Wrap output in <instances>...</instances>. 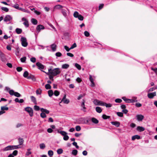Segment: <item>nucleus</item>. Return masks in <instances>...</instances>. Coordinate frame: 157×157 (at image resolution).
Returning <instances> with one entry per match:
<instances>
[{
    "instance_id": "nucleus-63",
    "label": "nucleus",
    "mask_w": 157,
    "mask_h": 157,
    "mask_svg": "<svg viewBox=\"0 0 157 157\" xmlns=\"http://www.w3.org/2000/svg\"><path fill=\"white\" fill-rule=\"evenodd\" d=\"M30 61L33 63H35L36 61V59L35 57H32L30 59Z\"/></svg>"
},
{
    "instance_id": "nucleus-46",
    "label": "nucleus",
    "mask_w": 157,
    "mask_h": 157,
    "mask_svg": "<svg viewBox=\"0 0 157 157\" xmlns=\"http://www.w3.org/2000/svg\"><path fill=\"white\" fill-rule=\"evenodd\" d=\"M54 94L55 96H57L59 94V92L58 90H56L54 91Z\"/></svg>"
},
{
    "instance_id": "nucleus-3",
    "label": "nucleus",
    "mask_w": 157,
    "mask_h": 157,
    "mask_svg": "<svg viewBox=\"0 0 157 157\" xmlns=\"http://www.w3.org/2000/svg\"><path fill=\"white\" fill-rule=\"evenodd\" d=\"M13 19V17L10 15H6L4 19V21L7 24L11 23V21Z\"/></svg>"
},
{
    "instance_id": "nucleus-17",
    "label": "nucleus",
    "mask_w": 157,
    "mask_h": 157,
    "mask_svg": "<svg viewBox=\"0 0 157 157\" xmlns=\"http://www.w3.org/2000/svg\"><path fill=\"white\" fill-rule=\"evenodd\" d=\"M140 139V136L138 135H135L134 136H133L132 137V140H134L135 139H137V140H139Z\"/></svg>"
},
{
    "instance_id": "nucleus-4",
    "label": "nucleus",
    "mask_w": 157,
    "mask_h": 157,
    "mask_svg": "<svg viewBox=\"0 0 157 157\" xmlns=\"http://www.w3.org/2000/svg\"><path fill=\"white\" fill-rule=\"evenodd\" d=\"M22 45L24 47H26L28 45V43L26 38L22 37L21 39Z\"/></svg>"
},
{
    "instance_id": "nucleus-55",
    "label": "nucleus",
    "mask_w": 157,
    "mask_h": 157,
    "mask_svg": "<svg viewBox=\"0 0 157 157\" xmlns=\"http://www.w3.org/2000/svg\"><path fill=\"white\" fill-rule=\"evenodd\" d=\"M18 153V151L17 150H14L13 151L12 153L11 154H12L14 156H16V155Z\"/></svg>"
},
{
    "instance_id": "nucleus-35",
    "label": "nucleus",
    "mask_w": 157,
    "mask_h": 157,
    "mask_svg": "<svg viewBox=\"0 0 157 157\" xmlns=\"http://www.w3.org/2000/svg\"><path fill=\"white\" fill-rule=\"evenodd\" d=\"M48 155L49 156H51L53 155L54 153H53V151H52V150H49L48 151Z\"/></svg>"
},
{
    "instance_id": "nucleus-58",
    "label": "nucleus",
    "mask_w": 157,
    "mask_h": 157,
    "mask_svg": "<svg viewBox=\"0 0 157 157\" xmlns=\"http://www.w3.org/2000/svg\"><path fill=\"white\" fill-rule=\"evenodd\" d=\"M64 48L66 50L67 52H69L71 49H70V48H69L68 46L66 45L64 46Z\"/></svg>"
},
{
    "instance_id": "nucleus-54",
    "label": "nucleus",
    "mask_w": 157,
    "mask_h": 157,
    "mask_svg": "<svg viewBox=\"0 0 157 157\" xmlns=\"http://www.w3.org/2000/svg\"><path fill=\"white\" fill-rule=\"evenodd\" d=\"M102 117L104 119H106L108 118H109L110 117L107 116L105 114H103L102 116Z\"/></svg>"
},
{
    "instance_id": "nucleus-12",
    "label": "nucleus",
    "mask_w": 157,
    "mask_h": 157,
    "mask_svg": "<svg viewBox=\"0 0 157 157\" xmlns=\"http://www.w3.org/2000/svg\"><path fill=\"white\" fill-rule=\"evenodd\" d=\"M156 95V93L155 92L148 93L147 94V97L149 98H153Z\"/></svg>"
},
{
    "instance_id": "nucleus-64",
    "label": "nucleus",
    "mask_w": 157,
    "mask_h": 157,
    "mask_svg": "<svg viewBox=\"0 0 157 157\" xmlns=\"http://www.w3.org/2000/svg\"><path fill=\"white\" fill-rule=\"evenodd\" d=\"M151 70L154 71L156 74H157V68H153V67H151Z\"/></svg>"
},
{
    "instance_id": "nucleus-33",
    "label": "nucleus",
    "mask_w": 157,
    "mask_h": 157,
    "mask_svg": "<svg viewBox=\"0 0 157 157\" xmlns=\"http://www.w3.org/2000/svg\"><path fill=\"white\" fill-rule=\"evenodd\" d=\"M79 15L78 12L76 11H75L73 14V16L75 18H77Z\"/></svg>"
},
{
    "instance_id": "nucleus-44",
    "label": "nucleus",
    "mask_w": 157,
    "mask_h": 157,
    "mask_svg": "<svg viewBox=\"0 0 157 157\" xmlns=\"http://www.w3.org/2000/svg\"><path fill=\"white\" fill-rule=\"evenodd\" d=\"M51 87L50 85L49 84H46L45 85V88L47 90H49L51 89Z\"/></svg>"
},
{
    "instance_id": "nucleus-19",
    "label": "nucleus",
    "mask_w": 157,
    "mask_h": 157,
    "mask_svg": "<svg viewBox=\"0 0 157 157\" xmlns=\"http://www.w3.org/2000/svg\"><path fill=\"white\" fill-rule=\"evenodd\" d=\"M137 130L140 132H141L145 130V128L142 126H138L137 128Z\"/></svg>"
},
{
    "instance_id": "nucleus-2",
    "label": "nucleus",
    "mask_w": 157,
    "mask_h": 157,
    "mask_svg": "<svg viewBox=\"0 0 157 157\" xmlns=\"http://www.w3.org/2000/svg\"><path fill=\"white\" fill-rule=\"evenodd\" d=\"M122 98L126 103H130L137 102L138 100L137 99V98L136 97H134L132 99H129L126 98L125 97H123Z\"/></svg>"
},
{
    "instance_id": "nucleus-62",
    "label": "nucleus",
    "mask_w": 157,
    "mask_h": 157,
    "mask_svg": "<svg viewBox=\"0 0 157 157\" xmlns=\"http://www.w3.org/2000/svg\"><path fill=\"white\" fill-rule=\"evenodd\" d=\"M16 70L17 71L20 72L22 70V68L21 67H17Z\"/></svg>"
},
{
    "instance_id": "nucleus-51",
    "label": "nucleus",
    "mask_w": 157,
    "mask_h": 157,
    "mask_svg": "<svg viewBox=\"0 0 157 157\" xmlns=\"http://www.w3.org/2000/svg\"><path fill=\"white\" fill-rule=\"evenodd\" d=\"M56 130L57 131L58 133H60L61 135H64L63 134V133H65L64 131H59L58 129H56Z\"/></svg>"
},
{
    "instance_id": "nucleus-57",
    "label": "nucleus",
    "mask_w": 157,
    "mask_h": 157,
    "mask_svg": "<svg viewBox=\"0 0 157 157\" xmlns=\"http://www.w3.org/2000/svg\"><path fill=\"white\" fill-rule=\"evenodd\" d=\"M77 46L76 44L75 43H74L73 44L70 48V49H73L74 48L76 47Z\"/></svg>"
},
{
    "instance_id": "nucleus-49",
    "label": "nucleus",
    "mask_w": 157,
    "mask_h": 157,
    "mask_svg": "<svg viewBox=\"0 0 157 157\" xmlns=\"http://www.w3.org/2000/svg\"><path fill=\"white\" fill-rule=\"evenodd\" d=\"M117 114L118 116L120 117H123V113L122 112H117Z\"/></svg>"
},
{
    "instance_id": "nucleus-18",
    "label": "nucleus",
    "mask_w": 157,
    "mask_h": 157,
    "mask_svg": "<svg viewBox=\"0 0 157 157\" xmlns=\"http://www.w3.org/2000/svg\"><path fill=\"white\" fill-rule=\"evenodd\" d=\"M50 47L51 48L52 51L54 52L56 51V45L55 44H51L50 46Z\"/></svg>"
},
{
    "instance_id": "nucleus-13",
    "label": "nucleus",
    "mask_w": 157,
    "mask_h": 157,
    "mask_svg": "<svg viewBox=\"0 0 157 157\" xmlns=\"http://www.w3.org/2000/svg\"><path fill=\"white\" fill-rule=\"evenodd\" d=\"M44 29V27L42 25H38L36 28V30L38 32H39L41 29Z\"/></svg>"
},
{
    "instance_id": "nucleus-37",
    "label": "nucleus",
    "mask_w": 157,
    "mask_h": 157,
    "mask_svg": "<svg viewBox=\"0 0 157 157\" xmlns=\"http://www.w3.org/2000/svg\"><path fill=\"white\" fill-rule=\"evenodd\" d=\"M28 75L29 73L27 71H26L24 72L23 75L25 78H27V77L28 76Z\"/></svg>"
},
{
    "instance_id": "nucleus-61",
    "label": "nucleus",
    "mask_w": 157,
    "mask_h": 157,
    "mask_svg": "<svg viewBox=\"0 0 157 157\" xmlns=\"http://www.w3.org/2000/svg\"><path fill=\"white\" fill-rule=\"evenodd\" d=\"M84 35L86 37H88L90 35L89 33L87 31H85L84 33Z\"/></svg>"
},
{
    "instance_id": "nucleus-50",
    "label": "nucleus",
    "mask_w": 157,
    "mask_h": 157,
    "mask_svg": "<svg viewBox=\"0 0 157 157\" xmlns=\"http://www.w3.org/2000/svg\"><path fill=\"white\" fill-rule=\"evenodd\" d=\"M78 19L80 21H82L84 19V17L82 15L80 14L79 16L77 17Z\"/></svg>"
},
{
    "instance_id": "nucleus-36",
    "label": "nucleus",
    "mask_w": 157,
    "mask_h": 157,
    "mask_svg": "<svg viewBox=\"0 0 157 157\" xmlns=\"http://www.w3.org/2000/svg\"><path fill=\"white\" fill-rule=\"evenodd\" d=\"M62 6L60 5H57L55 6L54 7V9H59L60 8H61L62 7Z\"/></svg>"
},
{
    "instance_id": "nucleus-9",
    "label": "nucleus",
    "mask_w": 157,
    "mask_h": 157,
    "mask_svg": "<svg viewBox=\"0 0 157 157\" xmlns=\"http://www.w3.org/2000/svg\"><path fill=\"white\" fill-rule=\"evenodd\" d=\"M22 21H24L23 24L26 27H28L29 26V25L28 21L25 18H22Z\"/></svg>"
},
{
    "instance_id": "nucleus-45",
    "label": "nucleus",
    "mask_w": 157,
    "mask_h": 157,
    "mask_svg": "<svg viewBox=\"0 0 157 157\" xmlns=\"http://www.w3.org/2000/svg\"><path fill=\"white\" fill-rule=\"evenodd\" d=\"M26 58L25 56H24L21 58L20 59L22 63H25L26 60Z\"/></svg>"
},
{
    "instance_id": "nucleus-23",
    "label": "nucleus",
    "mask_w": 157,
    "mask_h": 157,
    "mask_svg": "<svg viewBox=\"0 0 157 157\" xmlns=\"http://www.w3.org/2000/svg\"><path fill=\"white\" fill-rule=\"evenodd\" d=\"M18 140L19 142V145H21L23 144V143L24 142V140L23 139L20 138L18 139Z\"/></svg>"
},
{
    "instance_id": "nucleus-1",
    "label": "nucleus",
    "mask_w": 157,
    "mask_h": 157,
    "mask_svg": "<svg viewBox=\"0 0 157 157\" xmlns=\"http://www.w3.org/2000/svg\"><path fill=\"white\" fill-rule=\"evenodd\" d=\"M48 73H46L44 71H43L45 72L47 74H51L53 76H56L59 74L61 72L60 69L58 68L53 69L50 68L48 69Z\"/></svg>"
},
{
    "instance_id": "nucleus-7",
    "label": "nucleus",
    "mask_w": 157,
    "mask_h": 157,
    "mask_svg": "<svg viewBox=\"0 0 157 157\" xmlns=\"http://www.w3.org/2000/svg\"><path fill=\"white\" fill-rule=\"evenodd\" d=\"M89 80L91 83L90 86L92 87L95 86V85L94 82V79L91 75H89Z\"/></svg>"
},
{
    "instance_id": "nucleus-29",
    "label": "nucleus",
    "mask_w": 157,
    "mask_h": 157,
    "mask_svg": "<svg viewBox=\"0 0 157 157\" xmlns=\"http://www.w3.org/2000/svg\"><path fill=\"white\" fill-rule=\"evenodd\" d=\"M62 102H63V103L64 104H68L69 103L70 101L68 99H67L64 100H63V101H61L59 103H61Z\"/></svg>"
},
{
    "instance_id": "nucleus-20",
    "label": "nucleus",
    "mask_w": 157,
    "mask_h": 157,
    "mask_svg": "<svg viewBox=\"0 0 157 157\" xmlns=\"http://www.w3.org/2000/svg\"><path fill=\"white\" fill-rule=\"evenodd\" d=\"M11 147L10 145H9L4 148L3 149V151H8L11 150Z\"/></svg>"
},
{
    "instance_id": "nucleus-56",
    "label": "nucleus",
    "mask_w": 157,
    "mask_h": 157,
    "mask_svg": "<svg viewBox=\"0 0 157 157\" xmlns=\"http://www.w3.org/2000/svg\"><path fill=\"white\" fill-rule=\"evenodd\" d=\"M40 117L43 118H45L46 117V115L45 113H42L40 114Z\"/></svg>"
},
{
    "instance_id": "nucleus-42",
    "label": "nucleus",
    "mask_w": 157,
    "mask_h": 157,
    "mask_svg": "<svg viewBox=\"0 0 157 157\" xmlns=\"http://www.w3.org/2000/svg\"><path fill=\"white\" fill-rule=\"evenodd\" d=\"M40 147L41 149H44L45 147V145L44 143H42L40 144Z\"/></svg>"
},
{
    "instance_id": "nucleus-34",
    "label": "nucleus",
    "mask_w": 157,
    "mask_h": 157,
    "mask_svg": "<svg viewBox=\"0 0 157 157\" xmlns=\"http://www.w3.org/2000/svg\"><path fill=\"white\" fill-rule=\"evenodd\" d=\"M57 152L58 154H61L63 152V150L61 148L58 149L57 151Z\"/></svg>"
},
{
    "instance_id": "nucleus-25",
    "label": "nucleus",
    "mask_w": 157,
    "mask_h": 157,
    "mask_svg": "<svg viewBox=\"0 0 157 157\" xmlns=\"http://www.w3.org/2000/svg\"><path fill=\"white\" fill-rule=\"evenodd\" d=\"M69 65L67 64H63L62 66V68L63 69H67L69 67Z\"/></svg>"
},
{
    "instance_id": "nucleus-16",
    "label": "nucleus",
    "mask_w": 157,
    "mask_h": 157,
    "mask_svg": "<svg viewBox=\"0 0 157 157\" xmlns=\"http://www.w3.org/2000/svg\"><path fill=\"white\" fill-rule=\"evenodd\" d=\"M111 124L117 127H119L120 125V123L118 121H112Z\"/></svg>"
},
{
    "instance_id": "nucleus-15",
    "label": "nucleus",
    "mask_w": 157,
    "mask_h": 157,
    "mask_svg": "<svg viewBox=\"0 0 157 157\" xmlns=\"http://www.w3.org/2000/svg\"><path fill=\"white\" fill-rule=\"evenodd\" d=\"M27 78L28 79H31L33 81H35L36 80V78L34 76L32 75H29L27 77Z\"/></svg>"
},
{
    "instance_id": "nucleus-22",
    "label": "nucleus",
    "mask_w": 157,
    "mask_h": 157,
    "mask_svg": "<svg viewBox=\"0 0 157 157\" xmlns=\"http://www.w3.org/2000/svg\"><path fill=\"white\" fill-rule=\"evenodd\" d=\"M91 121L92 122L95 124H98V120L96 118L94 117L92 118Z\"/></svg>"
},
{
    "instance_id": "nucleus-14",
    "label": "nucleus",
    "mask_w": 157,
    "mask_h": 157,
    "mask_svg": "<svg viewBox=\"0 0 157 157\" xmlns=\"http://www.w3.org/2000/svg\"><path fill=\"white\" fill-rule=\"evenodd\" d=\"M64 132H65L64 133H63L64 135H62L63 136V140H64L67 141L68 140V139L69 138V137L68 136H67V133L66 132L64 131Z\"/></svg>"
},
{
    "instance_id": "nucleus-38",
    "label": "nucleus",
    "mask_w": 157,
    "mask_h": 157,
    "mask_svg": "<svg viewBox=\"0 0 157 157\" xmlns=\"http://www.w3.org/2000/svg\"><path fill=\"white\" fill-rule=\"evenodd\" d=\"M62 13L63 14V16L65 17H66L67 16V11L65 10H62Z\"/></svg>"
},
{
    "instance_id": "nucleus-59",
    "label": "nucleus",
    "mask_w": 157,
    "mask_h": 157,
    "mask_svg": "<svg viewBox=\"0 0 157 157\" xmlns=\"http://www.w3.org/2000/svg\"><path fill=\"white\" fill-rule=\"evenodd\" d=\"M34 109L36 111H38L40 110V107L37 105H35L34 107Z\"/></svg>"
},
{
    "instance_id": "nucleus-5",
    "label": "nucleus",
    "mask_w": 157,
    "mask_h": 157,
    "mask_svg": "<svg viewBox=\"0 0 157 157\" xmlns=\"http://www.w3.org/2000/svg\"><path fill=\"white\" fill-rule=\"evenodd\" d=\"M93 103L96 105H101L103 106L104 104V102L96 99H94V100Z\"/></svg>"
},
{
    "instance_id": "nucleus-31",
    "label": "nucleus",
    "mask_w": 157,
    "mask_h": 157,
    "mask_svg": "<svg viewBox=\"0 0 157 157\" xmlns=\"http://www.w3.org/2000/svg\"><path fill=\"white\" fill-rule=\"evenodd\" d=\"M48 93L49 96L50 97L52 96L54 94L53 91L52 90H48Z\"/></svg>"
},
{
    "instance_id": "nucleus-27",
    "label": "nucleus",
    "mask_w": 157,
    "mask_h": 157,
    "mask_svg": "<svg viewBox=\"0 0 157 157\" xmlns=\"http://www.w3.org/2000/svg\"><path fill=\"white\" fill-rule=\"evenodd\" d=\"M95 109L96 112L98 113H101L102 111L101 108L99 107H96Z\"/></svg>"
},
{
    "instance_id": "nucleus-30",
    "label": "nucleus",
    "mask_w": 157,
    "mask_h": 157,
    "mask_svg": "<svg viewBox=\"0 0 157 157\" xmlns=\"http://www.w3.org/2000/svg\"><path fill=\"white\" fill-rule=\"evenodd\" d=\"M2 106L1 107V110L2 111L4 110H7L9 109V108L8 107H6V106Z\"/></svg>"
},
{
    "instance_id": "nucleus-47",
    "label": "nucleus",
    "mask_w": 157,
    "mask_h": 157,
    "mask_svg": "<svg viewBox=\"0 0 157 157\" xmlns=\"http://www.w3.org/2000/svg\"><path fill=\"white\" fill-rule=\"evenodd\" d=\"M1 9L6 12H7L9 11V9L7 7H2Z\"/></svg>"
},
{
    "instance_id": "nucleus-48",
    "label": "nucleus",
    "mask_w": 157,
    "mask_h": 157,
    "mask_svg": "<svg viewBox=\"0 0 157 157\" xmlns=\"http://www.w3.org/2000/svg\"><path fill=\"white\" fill-rule=\"evenodd\" d=\"M115 101L116 103H120L122 101V100L121 99L117 98L115 100Z\"/></svg>"
},
{
    "instance_id": "nucleus-10",
    "label": "nucleus",
    "mask_w": 157,
    "mask_h": 157,
    "mask_svg": "<svg viewBox=\"0 0 157 157\" xmlns=\"http://www.w3.org/2000/svg\"><path fill=\"white\" fill-rule=\"evenodd\" d=\"M85 101L84 100H83L81 104V107L82 108L81 109V110H82L84 112L86 111V107H85Z\"/></svg>"
},
{
    "instance_id": "nucleus-39",
    "label": "nucleus",
    "mask_w": 157,
    "mask_h": 157,
    "mask_svg": "<svg viewBox=\"0 0 157 157\" xmlns=\"http://www.w3.org/2000/svg\"><path fill=\"white\" fill-rule=\"evenodd\" d=\"M42 92V90L39 88L36 90V94L37 95L40 94Z\"/></svg>"
},
{
    "instance_id": "nucleus-32",
    "label": "nucleus",
    "mask_w": 157,
    "mask_h": 157,
    "mask_svg": "<svg viewBox=\"0 0 157 157\" xmlns=\"http://www.w3.org/2000/svg\"><path fill=\"white\" fill-rule=\"evenodd\" d=\"M104 105L103 106H105L106 107H110L112 106V104L110 103L107 104L105 102H104Z\"/></svg>"
},
{
    "instance_id": "nucleus-6",
    "label": "nucleus",
    "mask_w": 157,
    "mask_h": 157,
    "mask_svg": "<svg viewBox=\"0 0 157 157\" xmlns=\"http://www.w3.org/2000/svg\"><path fill=\"white\" fill-rule=\"evenodd\" d=\"M25 110L29 114L30 117H32L33 116V109L29 107H26L25 109Z\"/></svg>"
},
{
    "instance_id": "nucleus-41",
    "label": "nucleus",
    "mask_w": 157,
    "mask_h": 157,
    "mask_svg": "<svg viewBox=\"0 0 157 157\" xmlns=\"http://www.w3.org/2000/svg\"><path fill=\"white\" fill-rule=\"evenodd\" d=\"M15 93V92L13 90L9 91V93L11 95H14Z\"/></svg>"
},
{
    "instance_id": "nucleus-43",
    "label": "nucleus",
    "mask_w": 157,
    "mask_h": 157,
    "mask_svg": "<svg viewBox=\"0 0 157 157\" xmlns=\"http://www.w3.org/2000/svg\"><path fill=\"white\" fill-rule=\"evenodd\" d=\"M30 150L31 149L30 148L28 149H27V151L26 152V155L29 156V155L31 154L32 152H31V151H30Z\"/></svg>"
},
{
    "instance_id": "nucleus-8",
    "label": "nucleus",
    "mask_w": 157,
    "mask_h": 157,
    "mask_svg": "<svg viewBox=\"0 0 157 157\" xmlns=\"http://www.w3.org/2000/svg\"><path fill=\"white\" fill-rule=\"evenodd\" d=\"M137 120L139 121H141L144 119V116L141 114H137L136 116Z\"/></svg>"
},
{
    "instance_id": "nucleus-52",
    "label": "nucleus",
    "mask_w": 157,
    "mask_h": 157,
    "mask_svg": "<svg viewBox=\"0 0 157 157\" xmlns=\"http://www.w3.org/2000/svg\"><path fill=\"white\" fill-rule=\"evenodd\" d=\"M75 129L76 131H79L81 129V127L79 125L76 126L75 127Z\"/></svg>"
},
{
    "instance_id": "nucleus-24",
    "label": "nucleus",
    "mask_w": 157,
    "mask_h": 157,
    "mask_svg": "<svg viewBox=\"0 0 157 157\" xmlns=\"http://www.w3.org/2000/svg\"><path fill=\"white\" fill-rule=\"evenodd\" d=\"M31 22L34 25H36L37 24V20L34 18H32L31 20Z\"/></svg>"
},
{
    "instance_id": "nucleus-11",
    "label": "nucleus",
    "mask_w": 157,
    "mask_h": 157,
    "mask_svg": "<svg viewBox=\"0 0 157 157\" xmlns=\"http://www.w3.org/2000/svg\"><path fill=\"white\" fill-rule=\"evenodd\" d=\"M36 65L38 67V68L42 70L44 68V66L40 62H38L36 63Z\"/></svg>"
},
{
    "instance_id": "nucleus-28",
    "label": "nucleus",
    "mask_w": 157,
    "mask_h": 157,
    "mask_svg": "<svg viewBox=\"0 0 157 157\" xmlns=\"http://www.w3.org/2000/svg\"><path fill=\"white\" fill-rule=\"evenodd\" d=\"M75 67L78 70H80L81 69V66L77 63H75Z\"/></svg>"
},
{
    "instance_id": "nucleus-26",
    "label": "nucleus",
    "mask_w": 157,
    "mask_h": 157,
    "mask_svg": "<svg viewBox=\"0 0 157 157\" xmlns=\"http://www.w3.org/2000/svg\"><path fill=\"white\" fill-rule=\"evenodd\" d=\"M16 33L18 34H21L22 32V30L21 29L16 28L15 30Z\"/></svg>"
},
{
    "instance_id": "nucleus-60",
    "label": "nucleus",
    "mask_w": 157,
    "mask_h": 157,
    "mask_svg": "<svg viewBox=\"0 0 157 157\" xmlns=\"http://www.w3.org/2000/svg\"><path fill=\"white\" fill-rule=\"evenodd\" d=\"M47 75H49V78L50 79H51V80H52V81L54 80L53 77L54 76L52 75L51 74H47Z\"/></svg>"
},
{
    "instance_id": "nucleus-40",
    "label": "nucleus",
    "mask_w": 157,
    "mask_h": 157,
    "mask_svg": "<svg viewBox=\"0 0 157 157\" xmlns=\"http://www.w3.org/2000/svg\"><path fill=\"white\" fill-rule=\"evenodd\" d=\"M78 151L76 150H72V154L74 155H76L77 154Z\"/></svg>"
},
{
    "instance_id": "nucleus-21",
    "label": "nucleus",
    "mask_w": 157,
    "mask_h": 157,
    "mask_svg": "<svg viewBox=\"0 0 157 157\" xmlns=\"http://www.w3.org/2000/svg\"><path fill=\"white\" fill-rule=\"evenodd\" d=\"M31 99L32 101L35 104H37L36 98L34 97L33 96H31Z\"/></svg>"
},
{
    "instance_id": "nucleus-53",
    "label": "nucleus",
    "mask_w": 157,
    "mask_h": 157,
    "mask_svg": "<svg viewBox=\"0 0 157 157\" xmlns=\"http://www.w3.org/2000/svg\"><path fill=\"white\" fill-rule=\"evenodd\" d=\"M14 95L17 97H19L21 96V94L17 92H15Z\"/></svg>"
}]
</instances>
